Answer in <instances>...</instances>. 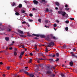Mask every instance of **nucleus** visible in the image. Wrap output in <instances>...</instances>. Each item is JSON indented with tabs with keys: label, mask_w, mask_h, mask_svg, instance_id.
<instances>
[{
	"label": "nucleus",
	"mask_w": 77,
	"mask_h": 77,
	"mask_svg": "<svg viewBox=\"0 0 77 77\" xmlns=\"http://www.w3.org/2000/svg\"><path fill=\"white\" fill-rule=\"evenodd\" d=\"M22 7V4H19V5L16 8H14V11L15 12H17V11L18 10V9H19V8H21Z\"/></svg>",
	"instance_id": "1"
},
{
	"label": "nucleus",
	"mask_w": 77,
	"mask_h": 77,
	"mask_svg": "<svg viewBox=\"0 0 77 77\" xmlns=\"http://www.w3.org/2000/svg\"><path fill=\"white\" fill-rule=\"evenodd\" d=\"M59 14H62V16L63 17H64L65 15L66 14V13L64 11H59L58 12Z\"/></svg>",
	"instance_id": "2"
},
{
	"label": "nucleus",
	"mask_w": 77,
	"mask_h": 77,
	"mask_svg": "<svg viewBox=\"0 0 77 77\" xmlns=\"http://www.w3.org/2000/svg\"><path fill=\"white\" fill-rule=\"evenodd\" d=\"M33 3L34 5H37L39 3V2L36 0H34L33 1Z\"/></svg>",
	"instance_id": "3"
},
{
	"label": "nucleus",
	"mask_w": 77,
	"mask_h": 77,
	"mask_svg": "<svg viewBox=\"0 0 77 77\" xmlns=\"http://www.w3.org/2000/svg\"><path fill=\"white\" fill-rule=\"evenodd\" d=\"M47 1H45V0H42L40 1V3H44V4H45V3H47Z\"/></svg>",
	"instance_id": "4"
},
{
	"label": "nucleus",
	"mask_w": 77,
	"mask_h": 77,
	"mask_svg": "<svg viewBox=\"0 0 77 77\" xmlns=\"http://www.w3.org/2000/svg\"><path fill=\"white\" fill-rule=\"evenodd\" d=\"M17 31H18V33H20V34H23V31L20 30H19V29Z\"/></svg>",
	"instance_id": "5"
},
{
	"label": "nucleus",
	"mask_w": 77,
	"mask_h": 77,
	"mask_svg": "<svg viewBox=\"0 0 77 77\" xmlns=\"http://www.w3.org/2000/svg\"><path fill=\"white\" fill-rule=\"evenodd\" d=\"M49 45H51V46H54V42H51L49 43Z\"/></svg>",
	"instance_id": "6"
},
{
	"label": "nucleus",
	"mask_w": 77,
	"mask_h": 77,
	"mask_svg": "<svg viewBox=\"0 0 77 77\" xmlns=\"http://www.w3.org/2000/svg\"><path fill=\"white\" fill-rule=\"evenodd\" d=\"M46 39L48 41H50V36L47 35L46 37Z\"/></svg>",
	"instance_id": "7"
},
{
	"label": "nucleus",
	"mask_w": 77,
	"mask_h": 77,
	"mask_svg": "<svg viewBox=\"0 0 77 77\" xmlns=\"http://www.w3.org/2000/svg\"><path fill=\"white\" fill-rule=\"evenodd\" d=\"M39 66L41 67V68H42V69H43L44 66V65L39 64Z\"/></svg>",
	"instance_id": "8"
},
{
	"label": "nucleus",
	"mask_w": 77,
	"mask_h": 77,
	"mask_svg": "<svg viewBox=\"0 0 77 77\" xmlns=\"http://www.w3.org/2000/svg\"><path fill=\"white\" fill-rule=\"evenodd\" d=\"M40 36L42 38H45V36L44 35H40Z\"/></svg>",
	"instance_id": "9"
},
{
	"label": "nucleus",
	"mask_w": 77,
	"mask_h": 77,
	"mask_svg": "<svg viewBox=\"0 0 77 77\" xmlns=\"http://www.w3.org/2000/svg\"><path fill=\"white\" fill-rule=\"evenodd\" d=\"M69 65L70 66H73L74 65V63L73 62L71 61L69 63Z\"/></svg>",
	"instance_id": "10"
},
{
	"label": "nucleus",
	"mask_w": 77,
	"mask_h": 77,
	"mask_svg": "<svg viewBox=\"0 0 77 77\" xmlns=\"http://www.w3.org/2000/svg\"><path fill=\"white\" fill-rule=\"evenodd\" d=\"M71 54H72V56H74L75 57H77V56L75 55V54H74L72 52H71Z\"/></svg>",
	"instance_id": "11"
},
{
	"label": "nucleus",
	"mask_w": 77,
	"mask_h": 77,
	"mask_svg": "<svg viewBox=\"0 0 77 77\" xmlns=\"http://www.w3.org/2000/svg\"><path fill=\"white\" fill-rule=\"evenodd\" d=\"M5 39L7 41H8L9 40V38L8 37H6L5 38Z\"/></svg>",
	"instance_id": "12"
},
{
	"label": "nucleus",
	"mask_w": 77,
	"mask_h": 77,
	"mask_svg": "<svg viewBox=\"0 0 77 77\" xmlns=\"http://www.w3.org/2000/svg\"><path fill=\"white\" fill-rule=\"evenodd\" d=\"M24 73L26 74L27 75H29L30 73H29V72H27L26 71H24Z\"/></svg>",
	"instance_id": "13"
},
{
	"label": "nucleus",
	"mask_w": 77,
	"mask_h": 77,
	"mask_svg": "<svg viewBox=\"0 0 77 77\" xmlns=\"http://www.w3.org/2000/svg\"><path fill=\"white\" fill-rule=\"evenodd\" d=\"M51 39H55V40H56V39H57V38H56L55 36L52 37L51 38Z\"/></svg>",
	"instance_id": "14"
},
{
	"label": "nucleus",
	"mask_w": 77,
	"mask_h": 77,
	"mask_svg": "<svg viewBox=\"0 0 77 77\" xmlns=\"http://www.w3.org/2000/svg\"><path fill=\"white\" fill-rule=\"evenodd\" d=\"M46 74H51V72L50 71H47L46 72Z\"/></svg>",
	"instance_id": "15"
},
{
	"label": "nucleus",
	"mask_w": 77,
	"mask_h": 77,
	"mask_svg": "<svg viewBox=\"0 0 77 77\" xmlns=\"http://www.w3.org/2000/svg\"><path fill=\"white\" fill-rule=\"evenodd\" d=\"M55 3H56V5H57V6H59L60 5V4H59V2H56Z\"/></svg>",
	"instance_id": "16"
},
{
	"label": "nucleus",
	"mask_w": 77,
	"mask_h": 77,
	"mask_svg": "<svg viewBox=\"0 0 77 77\" xmlns=\"http://www.w3.org/2000/svg\"><path fill=\"white\" fill-rule=\"evenodd\" d=\"M66 47V45L64 44V45L63 46V48H65Z\"/></svg>",
	"instance_id": "17"
},
{
	"label": "nucleus",
	"mask_w": 77,
	"mask_h": 77,
	"mask_svg": "<svg viewBox=\"0 0 77 77\" xmlns=\"http://www.w3.org/2000/svg\"><path fill=\"white\" fill-rule=\"evenodd\" d=\"M64 17H65L66 18H68L69 17L68 14H67L66 13V14L64 16Z\"/></svg>",
	"instance_id": "18"
},
{
	"label": "nucleus",
	"mask_w": 77,
	"mask_h": 77,
	"mask_svg": "<svg viewBox=\"0 0 77 77\" xmlns=\"http://www.w3.org/2000/svg\"><path fill=\"white\" fill-rule=\"evenodd\" d=\"M24 51H23L22 52H21L20 54V55H21V56H23V54H24Z\"/></svg>",
	"instance_id": "19"
},
{
	"label": "nucleus",
	"mask_w": 77,
	"mask_h": 77,
	"mask_svg": "<svg viewBox=\"0 0 77 77\" xmlns=\"http://www.w3.org/2000/svg\"><path fill=\"white\" fill-rule=\"evenodd\" d=\"M15 15H20V13H19L18 12H16L15 13Z\"/></svg>",
	"instance_id": "20"
},
{
	"label": "nucleus",
	"mask_w": 77,
	"mask_h": 77,
	"mask_svg": "<svg viewBox=\"0 0 77 77\" xmlns=\"http://www.w3.org/2000/svg\"><path fill=\"white\" fill-rule=\"evenodd\" d=\"M23 57V56L20 55V56L19 57V58L20 59H21V58H22V57Z\"/></svg>",
	"instance_id": "21"
},
{
	"label": "nucleus",
	"mask_w": 77,
	"mask_h": 77,
	"mask_svg": "<svg viewBox=\"0 0 77 77\" xmlns=\"http://www.w3.org/2000/svg\"><path fill=\"white\" fill-rule=\"evenodd\" d=\"M54 27H57V25L56 24L54 23Z\"/></svg>",
	"instance_id": "22"
},
{
	"label": "nucleus",
	"mask_w": 77,
	"mask_h": 77,
	"mask_svg": "<svg viewBox=\"0 0 77 77\" xmlns=\"http://www.w3.org/2000/svg\"><path fill=\"white\" fill-rule=\"evenodd\" d=\"M14 56H17V53L16 52H14Z\"/></svg>",
	"instance_id": "23"
},
{
	"label": "nucleus",
	"mask_w": 77,
	"mask_h": 77,
	"mask_svg": "<svg viewBox=\"0 0 77 77\" xmlns=\"http://www.w3.org/2000/svg\"><path fill=\"white\" fill-rule=\"evenodd\" d=\"M38 22H39V23H41V19H38Z\"/></svg>",
	"instance_id": "24"
},
{
	"label": "nucleus",
	"mask_w": 77,
	"mask_h": 77,
	"mask_svg": "<svg viewBox=\"0 0 77 77\" xmlns=\"http://www.w3.org/2000/svg\"><path fill=\"white\" fill-rule=\"evenodd\" d=\"M65 29L66 31H68V28L66 27L65 28Z\"/></svg>",
	"instance_id": "25"
},
{
	"label": "nucleus",
	"mask_w": 77,
	"mask_h": 77,
	"mask_svg": "<svg viewBox=\"0 0 77 77\" xmlns=\"http://www.w3.org/2000/svg\"><path fill=\"white\" fill-rule=\"evenodd\" d=\"M48 56H50L51 57H53V55L52 54H50L48 55Z\"/></svg>",
	"instance_id": "26"
},
{
	"label": "nucleus",
	"mask_w": 77,
	"mask_h": 77,
	"mask_svg": "<svg viewBox=\"0 0 77 77\" xmlns=\"http://www.w3.org/2000/svg\"><path fill=\"white\" fill-rule=\"evenodd\" d=\"M59 53H56V56H57V57H59Z\"/></svg>",
	"instance_id": "27"
},
{
	"label": "nucleus",
	"mask_w": 77,
	"mask_h": 77,
	"mask_svg": "<svg viewBox=\"0 0 77 77\" xmlns=\"http://www.w3.org/2000/svg\"><path fill=\"white\" fill-rule=\"evenodd\" d=\"M65 10H66V11H69V8H65Z\"/></svg>",
	"instance_id": "28"
},
{
	"label": "nucleus",
	"mask_w": 77,
	"mask_h": 77,
	"mask_svg": "<svg viewBox=\"0 0 77 77\" xmlns=\"http://www.w3.org/2000/svg\"><path fill=\"white\" fill-rule=\"evenodd\" d=\"M65 23L67 24H68L69 23V20H66L65 21Z\"/></svg>",
	"instance_id": "29"
},
{
	"label": "nucleus",
	"mask_w": 77,
	"mask_h": 77,
	"mask_svg": "<svg viewBox=\"0 0 77 77\" xmlns=\"http://www.w3.org/2000/svg\"><path fill=\"white\" fill-rule=\"evenodd\" d=\"M8 32H11V29H8L7 30Z\"/></svg>",
	"instance_id": "30"
},
{
	"label": "nucleus",
	"mask_w": 77,
	"mask_h": 77,
	"mask_svg": "<svg viewBox=\"0 0 77 77\" xmlns=\"http://www.w3.org/2000/svg\"><path fill=\"white\" fill-rule=\"evenodd\" d=\"M46 11L47 12H48L49 11V10L48 8H46Z\"/></svg>",
	"instance_id": "31"
},
{
	"label": "nucleus",
	"mask_w": 77,
	"mask_h": 77,
	"mask_svg": "<svg viewBox=\"0 0 77 77\" xmlns=\"http://www.w3.org/2000/svg\"><path fill=\"white\" fill-rule=\"evenodd\" d=\"M59 60V58H57L55 61V62H58Z\"/></svg>",
	"instance_id": "32"
},
{
	"label": "nucleus",
	"mask_w": 77,
	"mask_h": 77,
	"mask_svg": "<svg viewBox=\"0 0 77 77\" xmlns=\"http://www.w3.org/2000/svg\"><path fill=\"white\" fill-rule=\"evenodd\" d=\"M61 75L62 76V77H65V75H63V73L61 74Z\"/></svg>",
	"instance_id": "33"
},
{
	"label": "nucleus",
	"mask_w": 77,
	"mask_h": 77,
	"mask_svg": "<svg viewBox=\"0 0 77 77\" xmlns=\"http://www.w3.org/2000/svg\"><path fill=\"white\" fill-rule=\"evenodd\" d=\"M70 20H72V21L73 20H74V19L73 18H70Z\"/></svg>",
	"instance_id": "34"
},
{
	"label": "nucleus",
	"mask_w": 77,
	"mask_h": 77,
	"mask_svg": "<svg viewBox=\"0 0 77 77\" xmlns=\"http://www.w3.org/2000/svg\"><path fill=\"white\" fill-rule=\"evenodd\" d=\"M48 20H45V22L46 23H48Z\"/></svg>",
	"instance_id": "35"
},
{
	"label": "nucleus",
	"mask_w": 77,
	"mask_h": 77,
	"mask_svg": "<svg viewBox=\"0 0 77 77\" xmlns=\"http://www.w3.org/2000/svg\"><path fill=\"white\" fill-rule=\"evenodd\" d=\"M15 5V3L14 2H13L12 5V6H14Z\"/></svg>",
	"instance_id": "36"
},
{
	"label": "nucleus",
	"mask_w": 77,
	"mask_h": 77,
	"mask_svg": "<svg viewBox=\"0 0 77 77\" xmlns=\"http://www.w3.org/2000/svg\"><path fill=\"white\" fill-rule=\"evenodd\" d=\"M9 49V50H12V47H10Z\"/></svg>",
	"instance_id": "37"
},
{
	"label": "nucleus",
	"mask_w": 77,
	"mask_h": 77,
	"mask_svg": "<svg viewBox=\"0 0 77 77\" xmlns=\"http://www.w3.org/2000/svg\"><path fill=\"white\" fill-rule=\"evenodd\" d=\"M29 21L30 22H32V21H33V20H30V19H29Z\"/></svg>",
	"instance_id": "38"
},
{
	"label": "nucleus",
	"mask_w": 77,
	"mask_h": 77,
	"mask_svg": "<svg viewBox=\"0 0 77 77\" xmlns=\"http://www.w3.org/2000/svg\"><path fill=\"white\" fill-rule=\"evenodd\" d=\"M22 71H23V72H24V71H26L24 70V69H22L20 70V72H22Z\"/></svg>",
	"instance_id": "39"
},
{
	"label": "nucleus",
	"mask_w": 77,
	"mask_h": 77,
	"mask_svg": "<svg viewBox=\"0 0 77 77\" xmlns=\"http://www.w3.org/2000/svg\"><path fill=\"white\" fill-rule=\"evenodd\" d=\"M21 46L22 47V48H24V46L23 45H21L20 47Z\"/></svg>",
	"instance_id": "40"
},
{
	"label": "nucleus",
	"mask_w": 77,
	"mask_h": 77,
	"mask_svg": "<svg viewBox=\"0 0 77 77\" xmlns=\"http://www.w3.org/2000/svg\"><path fill=\"white\" fill-rule=\"evenodd\" d=\"M32 60V59H30L29 62V63H31Z\"/></svg>",
	"instance_id": "41"
},
{
	"label": "nucleus",
	"mask_w": 77,
	"mask_h": 77,
	"mask_svg": "<svg viewBox=\"0 0 77 77\" xmlns=\"http://www.w3.org/2000/svg\"><path fill=\"white\" fill-rule=\"evenodd\" d=\"M26 22L25 21H23L22 22V24H26Z\"/></svg>",
	"instance_id": "42"
},
{
	"label": "nucleus",
	"mask_w": 77,
	"mask_h": 77,
	"mask_svg": "<svg viewBox=\"0 0 77 77\" xmlns=\"http://www.w3.org/2000/svg\"><path fill=\"white\" fill-rule=\"evenodd\" d=\"M32 11H36V9H35V8H33L32 9Z\"/></svg>",
	"instance_id": "43"
},
{
	"label": "nucleus",
	"mask_w": 77,
	"mask_h": 77,
	"mask_svg": "<svg viewBox=\"0 0 77 77\" xmlns=\"http://www.w3.org/2000/svg\"><path fill=\"white\" fill-rule=\"evenodd\" d=\"M22 13H25V11H24V10H22Z\"/></svg>",
	"instance_id": "44"
},
{
	"label": "nucleus",
	"mask_w": 77,
	"mask_h": 77,
	"mask_svg": "<svg viewBox=\"0 0 77 77\" xmlns=\"http://www.w3.org/2000/svg\"><path fill=\"white\" fill-rule=\"evenodd\" d=\"M29 16L30 17H32L33 16V14H29Z\"/></svg>",
	"instance_id": "45"
},
{
	"label": "nucleus",
	"mask_w": 77,
	"mask_h": 77,
	"mask_svg": "<svg viewBox=\"0 0 77 77\" xmlns=\"http://www.w3.org/2000/svg\"><path fill=\"white\" fill-rule=\"evenodd\" d=\"M55 56H56V54H53V55H52V57H55Z\"/></svg>",
	"instance_id": "46"
},
{
	"label": "nucleus",
	"mask_w": 77,
	"mask_h": 77,
	"mask_svg": "<svg viewBox=\"0 0 77 77\" xmlns=\"http://www.w3.org/2000/svg\"><path fill=\"white\" fill-rule=\"evenodd\" d=\"M37 35V34H32V35L33 36H36V35Z\"/></svg>",
	"instance_id": "47"
},
{
	"label": "nucleus",
	"mask_w": 77,
	"mask_h": 77,
	"mask_svg": "<svg viewBox=\"0 0 77 77\" xmlns=\"http://www.w3.org/2000/svg\"><path fill=\"white\" fill-rule=\"evenodd\" d=\"M5 30V29L4 28H2L1 29V30H2V31H3V30Z\"/></svg>",
	"instance_id": "48"
},
{
	"label": "nucleus",
	"mask_w": 77,
	"mask_h": 77,
	"mask_svg": "<svg viewBox=\"0 0 77 77\" xmlns=\"http://www.w3.org/2000/svg\"><path fill=\"white\" fill-rule=\"evenodd\" d=\"M10 69V66H8L7 68V69Z\"/></svg>",
	"instance_id": "49"
},
{
	"label": "nucleus",
	"mask_w": 77,
	"mask_h": 77,
	"mask_svg": "<svg viewBox=\"0 0 77 77\" xmlns=\"http://www.w3.org/2000/svg\"><path fill=\"white\" fill-rule=\"evenodd\" d=\"M51 45L49 44V45H48L47 47H51Z\"/></svg>",
	"instance_id": "50"
},
{
	"label": "nucleus",
	"mask_w": 77,
	"mask_h": 77,
	"mask_svg": "<svg viewBox=\"0 0 77 77\" xmlns=\"http://www.w3.org/2000/svg\"><path fill=\"white\" fill-rule=\"evenodd\" d=\"M24 35H20V36H21V37H24Z\"/></svg>",
	"instance_id": "51"
},
{
	"label": "nucleus",
	"mask_w": 77,
	"mask_h": 77,
	"mask_svg": "<svg viewBox=\"0 0 77 77\" xmlns=\"http://www.w3.org/2000/svg\"><path fill=\"white\" fill-rule=\"evenodd\" d=\"M34 39H38V38L35 37V38H34Z\"/></svg>",
	"instance_id": "52"
},
{
	"label": "nucleus",
	"mask_w": 77,
	"mask_h": 77,
	"mask_svg": "<svg viewBox=\"0 0 77 77\" xmlns=\"http://www.w3.org/2000/svg\"><path fill=\"white\" fill-rule=\"evenodd\" d=\"M37 37H39V36H40V35L37 34L36 36Z\"/></svg>",
	"instance_id": "53"
},
{
	"label": "nucleus",
	"mask_w": 77,
	"mask_h": 77,
	"mask_svg": "<svg viewBox=\"0 0 77 77\" xmlns=\"http://www.w3.org/2000/svg\"><path fill=\"white\" fill-rule=\"evenodd\" d=\"M56 22L57 23H59V21L58 20H56Z\"/></svg>",
	"instance_id": "54"
},
{
	"label": "nucleus",
	"mask_w": 77,
	"mask_h": 77,
	"mask_svg": "<svg viewBox=\"0 0 77 77\" xmlns=\"http://www.w3.org/2000/svg\"><path fill=\"white\" fill-rule=\"evenodd\" d=\"M27 36H29V37H30V36H32L31 35H30V34H28L27 35Z\"/></svg>",
	"instance_id": "55"
},
{
	"label": "nucleus",
	"mask_w": 77,
	"mask_h": 77,
	"mask_svg": "<svg viewBox=\"0 0 77 77\" xmlns=\"http://www.w3.org/2000/svg\"><path fill=\"white\" fill-rule=\"evenodd\" d=\"M14 76H15V77H17V74H15L14 75Z\"/></svg>",
	"instance_id": "56"
},
{
	"label": "nucleus",
	"mask_w": 77,
	"mask_h": 77,
	"mask_svg": "<svg viewBox=\"0 0 77 77\" xmlns=\"http://www.w3.org/2000/svg\"><path fill=\"white\" fill-rule=\"evenodd\" d=\"M29 54L30 56H33V54L32 53H30Z\"/></svg>",
	"instance_id": "57"
},
{
	"label": "nucleus",
	"mask_w": 77,
	"mask_h": 77,
	"mask_svg": "<svg viewBox=\"0 0 77 77\" xmlns=\"http://www.w3.org/2000/svg\"><path fill=\"white\" fill-rule=\"evenodd\" d=\"M65 7L66 8H68V5H67V4L66 5Z\"/></svg>",
	"instance_id": "58"
},
{
	"label": "nucleus",
	"mask_w": 77,
	"mask_h": 77,
	"mask_svg": "<svg viewBox=\"0 0 77 77\" xmlns=\"http://www.w3.org/2000/svg\"><path fill=\"white\" fill-rule=\"evenodd\" d=\"M49 60H51V61H52V60H53V59H49Z\"/></svg>",
	"instance_id": "59"
},
{
	"label": "nucleus",
	"mask_w": 77,
	"mask_h": 77,
	"mask_svg": "<svg viewBox=\"0 0 77 77\" xmlns=\"http://www.w3.org/2000/svg\"><path fill=\"white\" fill-rule=\"evenodd\" d=\"M36 66L37 67V68H39V64L36 65Z\"/></svg>",
	"instance_id": "60"
},
{
	"label": "nucleus",
	"mask_w": 77,
	"mask_h": 77,
	"mask_svg": "<svg viewBox=\"0 0 77 77\" xmlns=\"http://www.w3.org/2000/svg\"><path fill=\"white\" fill-rule=\"evenodd\" d=\"M46 52H48V50H45Z\"/></svg>",
	"instance_id": "61"
},
{
	"label": "nucleus",
	"mask_w": 77,
	"mask_h": 77,
	"mask_svg": "<svg viewBox=\"0 0 77 77\" xmlns=\"http://www.w3.org/2000/svg\"><path fill=\"white\" fill-rule=\"evenodd\" d=\"M52 77H55V75L54 74H52Z\"/></svg>",
	"instance_id": "62"
},
{
	"label": "nucleus",
	"mask_w": 77,
	"mask_h": 77,
	"mask_svg": "<svg viewBox=\"0 0 77 77\" xmlns=\"http://www.w3.org/2000/svg\"><path fill=\"white\" fill-rule=\"evenodd\" d=\"M35 50H37V47H35Z\"/></svg>",
	"instance_id": "63"
},
{
	"label": "nucleus",
	"mask_w": 77,
	"mask_h": 77,
	"mask_svg": "<svg viewBox=\"0 0 77 77\" xmlns=\"http://www.w3.org/2000/svg\"><path fill=\"white\" fill-rule=\"evenodd\" d=\"M73 51H75L76 50V49H75V48H73Z\"/></svg>",
	"instance_id": "64"
}]
</instances>
